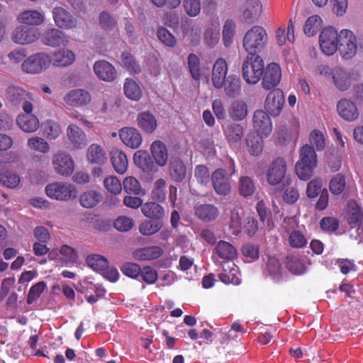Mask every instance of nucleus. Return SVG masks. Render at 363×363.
Returning <instances> with one entry per match:
<instances>
[{"instance_id": "59", "label": "nucleus", "mask_w": 363, "mask_h": 363, "mask_svg": "<svg viewBox=\"0 0 363 363\" xmlns=\"http://www.w3.org/2000/svg\"><path fill=\"white\" fill-rule=\"evenodd\" d=\"M61 255L60 260L65 264H73L77 262V254L74 248L64 245L60 250Z\"/></svg>"}, {"instance_id": "22", "label": "nucleus", "mask_w": 363, "mask_h": 363, "mask_svg": "<svg viewBox=\"0 0 363 363\" xmlns=\"http://www.w3.org/2000/svg\"><path fill=\"white\" fill-rule=\"evenodd\" d=\"M119 136L122 142L133 149L138 148L142 143V136L140 132L133 128L125 127L119 131Z\"/></svg>"}, {"instance_id": "18", "label": "nucleus", "mask_w": 363, "mask_h": 363, "mask_svg": "<svg viewBox=\"0 0 363 363\" xmlns=\"http://www.w3.org/2000/svg\"><path fill=\"white\" fill-rule=\"evenodd\" d=\"M91 94L85 89H76L69 91L64 97V101L69 106L79 107L91 101Z\"/></svg>"}, {"instance_id": "36", "label": "nucleus", "mask_w": 363, "mask_h": 363, "mask_svg": "<svg viewBox=\"0 0 363 363\" xmlns=\"http://www.w3.org/2000/svg\"><path fill=\"white\" fill-rule=\"evenodd\" d=\"M18 20L21 23L29 26H39L44 22V16L36 10H27L21 13Z\"/></svg>"}, {"instance_id": "47", "label": "nucleus", "mask_w": 363, "mask_h": 363, "mask_svg": "<svg viewBox=\"0 0 363 363\" xmlns=\"http://www.w3.org/2000/svg\"><path fill=\"white\" fill-rule=\"evenodd\" d=\"M315 167L314 161L311 163L309 162V164L297 162L295 166V171L300 179L308 180L313 175V169Z\"/></svg>"}, {"instance_id": "29", "label": "nucleus", "mask_w": 363, "mask_h": 363, "mask_svg": "<svg viewBox=\"0 0 363 363\" xmlns=\"http://www.w3.org/2000/svg\"><path fill=\"white\" fill-rule=\"evenodd\" d=\"M150 151L158 166L164 167L167 164L169 155L164 143L160 140L154 141L151 145Z\"/></svg>"}, {"instance_id": "49", "label": "nucleus", "mask_w": 363, "mask_h": 363, "mask_svg": "<svg viewBox=\"0 0 363 363\" xmlns=\"http://www.w3.org/2000/svg\"><path fill=\"white\" fill-rule=\"evenodd\" d=\"M86 262L91 268L96 271H104L108 269V261L100 255H91L86 259Z\"/></svg>"}, {"instance_id": "46", "label": "nucleus", "mask_w": 363, "mask_h": 363, "mask_svg": "<svg viewBox=\"0 0 363 363\" xmlns=\"http://www.w3.org/2000/svg\"><path fill=\"white\" fill-rule=\"evenodd\" d=\"M123 91L125 96L133 101H138L141 98V90L138 84L133 79H126Z\"/></svg>"}, {"instance_id": "28", "label": "nucleus", "mask_w": 363, "mask_h": 363, "mask_svg": "<svg viewBox=\"0 0 363 363\" xmlns=\"http://www.w3.org/2000/svg\"><path fill=\"white\" fill-rule=\"evenodd\" d=\"M111 161L114 170L120 174L125 173L128 166L126 155L119 149H113L111 152Z\"/></svg>"}, {"instance_id": "52", "label": "nucleus", "mask_w": 363, "mask_h": 363, "mask_svg": "<svg viewBox=\"0 0 363 363\" xmlns=\"http://www.w3.org/2000/svg\"><path fill=\"white\" fill-rule=\"evenodd\" d=\"M166 182L164 179H158L154 184L151 192L152 199L157 202H163L166 199Z\"/></svg>"}, {"instance_id": "51", "label": "nucleus", "mask_w": 363, "mask_h": 363, "mask_svg": "<svg viewBox=\"0 0 363 363\" xmlns=\"http://www.w3.org/2000/svg\"><path fill=\"white\" fill-rule=\"evenodd\" d=\"M286 267L294 274H302L306 270L303 262L297 256H288L286 257Z\"/></svg>"}, {"instance_id": "19", "label": "nucleus", "mask_w": 363, "mask_h": 363, "mask_svg": "<svg viewBox=\"0 0 363 363\" xmlns=\"http://www.w3.org/2000/svg\"><path fill=\"white\" fill-rule=\"evenodd\" d=\"M340 116L345 121H353L359 116V111L354 102L347 99H341L337 104Z\"/></svg>"}, {"instance_id": "55", "label": "nucleus", "mask_w": 363, "mask_h": 363, "mask_svg": "<svg viewBox=\"0 0 363 363\" xmlns=\"http://www.w3.org/2000/svg\"><path fill=\"white\" fill-rule=\"evenodd\" d=\"M162 223L161 221H155L154 223L150 220H145L139 225V232L145 236L152 235L161 230Z\"/></svg>"}, {"instance_id": "32", "label": "nucleus", "mask_w": 363, "mask_h": 363, "mask_svg": "<svg viewBox=\"0 0 363 363\" xmlns=\"http://www.w3.org/2000/svg\"><path fill=\"white\" fill-rule=\"evenodd\" d=\"M16 122L20 128L27 133L35 132L39 126L38 119L30 113L18 115Z\"/></svg>"}, {"instance_id": "60", "label": "nucleus", "mask_w": 363, "mask_h": 363, "mask_svg": "<svg viewBox=\"0 0 363 363\" xmlns=\"http://www.w3.org/2000/svg\"><path fill=\"white\" fill-rule=\"evenodd\" d=\"M45 287L46 284L43 281H39L30 287L27 296V303L32 304L33 303L35 302L38 300V298L40 296V295L43 294Z\"/></svg>"}, {"instance_id": "41", "label": "nucleus", "mask_w": 363, "mask_h": 363, "mask_svg": "<svg viewBox=\"0 0 363 363\" xmlns=\"http://www.w3.org/2000/svg\"><path fill=\"white\" fill-rule=\"evenodd\" d=\"M228 114L234 121H242L247 115V106L243 101H233L228 108Z\"/></svg>"}, {"instance_id": "14", "label": "nucleus", "mask_w": 363, "mask_h": 363, "mask_svg": "<svg viewBox=\"0 0 363 363\" xmlns=\"http://www.w3.org/2000/svg\"><path fill=\"white\" fill-rule=\"evenodd\" d=\"M39 36L38 30L27 26L17 27L12 33L13 40L18 44L25 45L35 42Z\"/></svg>"}, {"instance_id": "42", "label": "nucleus", "mask_w": 363, "mask_h": 363, "mask_svg": "<svg viewBox=\"0 0 363 363\" xmlns=\"http://www.w3.org/2000/svg\"><path fill=\"white\" fill-rule=\"evenodd\" d=\"M260 135L250 134L246 138L247 151L254 156L259 155L263 149V142Z\"/></svg>"}, {"instance_id": "33", "label": "nucleus", "mask_w": 363, "mask_h": 363, "mask_svg": "<svg viewBox=\"0 0 363 363\" xmlns=\"http://www.w3.org/2000/svg\"><path fill=\"white\" fill-rule=\"evenodd\" d=\"M332 77L335 86L340 91L347 90L351 84L350 76L345 69L335 67L332 71Z\"/></svg>"}, {"instance_id": "62", "label": "nucleus", "mask_w": 363, "mask_h": 363, "mask_svg": "<svg viewBox=\"0 0 363 363\" xmlns=\"http://www.w3.org/2000/svg\"><path fill=\"white\" fill-rule=\"evenodd\" d=\"M309 141L312 147H315L317 151H322L325 146V139L323 133L318 130H313L309 135Z\"/></svg>"}, {"instance_id": "16", "label": "nucleus", "mask_w": 363, "mask_h": 363, "mask_svg": "<svg viewBox=\"0 0 363 363\" xmlns=\"http://www.w3.org/2000/svg\"><path fill=\"white\" fill-rule=\"evenodd\" d=\"M253 127L257 135L268 136L272 130L271 119L262 110H257L253 116Z\"/></svg>"}, {"instance_id": "2", "label": "nucleus", "mask_w": 363, "mask_h": 363, "mask_svg": "<svg viewBox=\"0 0 363 363\" xmlns=\"http://www.w3.org/2000/svg\"><path fill=\"white\" fill-rule=\"evenodd\" d=\"M358 50L363 51V40L357 39L349 29L341 30L337 50L340 57L345 60H350L357 55Z\"/></svg>"}, {"instance_id": "56", "label": "nucleus", "mask_w": 363, "mask_h": 363, "mask_svg": "<svg viewBox=\"0 0 363 363\" xmlns=\"http://www.w3.org/2000/svg\"><path fill=\"white\" fill-rule=\"evenodd\" d=\"M124 191L131 195L144 194L142 193L141 185L139 181L133 177H128L123 180Z\"/></svg>"}, {"instance_id": "45", "label": "nucleus", "mask_w": 363, "mask_h": 363, "mask_svg": "<svg viewBox=\"0 0 363 363\" xmlns=\"http://www.w3.org/2000/svg\"><path fill=\"white\" fill-rule=\"evenodd\" d=\"M346 186L345 177L342 173L334 175L329 182V189L334 195L341 194Z\"/></svg>"}, {"instance_id": "1", "label": "nucleus", "mask_w": 363, "mask_h": 363, "mask_svg": "<svg viewBox=\"0 0 363 363\" xmlns=\"http://www.w3.org/2000/svg\"><path fill=\"white\" fill-rule=\"evenodd\" d=\"M268 42L266 30L260 26H254L245 34L242 46L247 55H258Z\"/></svg>"}, {"instance_id": "44", "label": "nucleus", "mask_w": 363, "mask_h": 363, "mask_svg": "<svg viewBox=\"0 0 363 363\" xmlns=\"http://www.w3.org/2000/svg\"><path fill=\"white\" fill-rule=\"evenodd\" d=\"M187 64L191 77L195 81H199L201 77V62L199 57L194 53L189 54L187 57Z\"/></svg>"}, {"instance_id": "7", "label": "nucleus", "mask_w": 363, "mask_h": 363, "mask_svg": "<svg viewBox=\"0 0 363 363\" xmlns=\"http://www.w3.org/2000/svg\"><path fill=\"white\" fill-rule=\"evenodd\" d=\"M50 57L43 52L36 53L28 57L21 65L23 72L38 74L46 69L50 65Z\"/></svg>"}, {"instance_id": "26", "label": "nucleus", "mask_w": 363, "mask_h": 363, "mask_svg": "<svg viewBox=\"0 0 363 363\" xmlns=\"http://www.w3.org/2000/svg\"><path fill=\"white\" fill-rule=\"evenodd\" d=\"M141 212L145 217L155 221H160L165 216L164 208L157 201L145 203L142 206Z\"/></svg>"}, {"instance_id": "8", "label": "nucleus", "mask_w": 363, "mask_h": 363, "mask_svg": "<svg viewBox=\"0 0 363 363\" xmlns=\"http://www.w3.org/2000/svg\"><path fill=\"white\" fill-rule=\"evenodd\" d=\"M52 14L54 22L58 28L69 30L77 27V18L64 7H55Z\"/></svg>"}, {"instance_id": "3", "label": "nucleus", "mask_w": 363, "mask_h": 363, "mask_svg": "<svg viewBox=\"0 0 363 363\" xmlns=\"http://www.w3.org/2000/svg\"><path fill=\"white\" fill-rule=\"evenodd\" d=\"M264 69V61L259 55H247L242 67V77L247 84H255L261 79Z\"/></svg>"}, {"instance_id": "57", "label": "nucleus", "mask_w": 363, "mask_h": 363, "mask_svg": "<svg viewBox=\"0 0 363 363\" xmlns=\"http://www.w3.org/2000/svg\"><path fill=\"white\" fill-rule=\"evenodd\" d=\"M299 156L300 159L298 162L309 164L314 161L315 165H317V155L314 147L311 145L308 144L303 145L300 150Z\"/></svg>"}, {"instance_id": "64", "label": "nucleus", "mask_w": 363, "mask_h": 363, "mask_svg": "<svg viewBox=\"0 0 363 363\" xmlns=\"http://www.w3.org/2000/svg\"><path fill=\"white\" fill-rule=\"evenodd\" d=\"M121 60L124 66L132 73L138 74L140 72V67L135 57L128 52H123Z\"/></svg>"}, {"instance_id": "54", "label": "nucleus", "mask_w": 363, "mask_h": 363, "mask_svg": "<svg viewBox=\"0 0 363 363\" xmlns=\"http://www.w3.org/2000/svg\"><path fill=\"white\" fill-rule=\"evenodd\" d=\"M239 192L244 197L252 196L255 191L253 180L249 177H241L239 180Z\"/></svg>"}, {"instance_id": "15", "label": "nucleus", "mask_w": 363, "mask_h": 363, "mask_svg": "<svg viewBox=\"0 0 363 363\" xmlns=\"http://www.w3.org/2000/svg\"><path fill=\"white\" fill-rule=\"evenodd\" d=\"M52 164L57 174L68 176L72 174L74 163L72 157L64 152H58L53 157Z\"/></svg>"}, {"instance_id": "6", "label": "nucleus", "mask_w": 363, "mask_h": 363, "mask_svg": "<svg viewBox=\"0 0 363 363\" xmlns=\"http://www.w3.org/2000/svg\"><path fill=\"white\" fill-rule=\"evenodd\" d=\"M339 43V33L332 27L325 28L319 35V45L321 51L328 56L334 55L337 50Z\"/></svg>"}, {"instance_id": "37", "label": "nucleus", "mask_w": 363, "mask_h": 363, "mask_svg": "<svg viewBox=\"0 0 363 363\" xmlns=\"http://www.w3.org/2000/svg\"><path fill=\"white\" fill-rule=\"evenodd\" d=\"M362 209L354 200H350L347 202V223L352 228L358 225L362 218Z\"/></svg>"}, {"instance_id": "34", "label": "nucleus", "mask_w": 363, "mask_h": 363, "mask_svg": "<svg viewBox=\"0 0 363 363\" xmlns=\"http://www.w3.org/2000/svg\"><path fill=\"white\" fill-rule=\"evenodd\" d=\"M169 172L172 180L176 182H181L186 177V167L182 160L176 158L171 160Z\"/></svg>"}, {"instance_id": "24", "label": "nucleus", "mask_w": 363, "mask_h": 363, "mask_svg": "<svg viewBox=\"0 0 363 363\" xmlns=\"http://www.w3.org/2000/svg\"><path fill=\"white\" fill-rule=\"evenodd\" d=\"M138 127L146 133H152L157 127L155 116L148 111L140 113L137 116Z\"/></svg>"}, {"instance_id": "4", "label": "nucleus", "mask_w": 363, "mask_h": 363, "mask_svg": "<svg viewBox=\"0 0 363 363\" xmlns=\"http://www.w3.org/2000/svg\"><path fill=\"white\" fill-rule=\"evenodd\" d=\"M6 100L15 107L22 106L26 113H31L33 109L32 95L18 86H9L6 89Z\"/></svg>"}, {"instance_id": "12", "label": "nucleus", "mask_w": 363, "mask_h": 363, "mask_svg": "<svg viewBox=\"0 0 363 363\" xmlns=\"http://www.w3.org/2000/svg\"><path fill=\"white\" fill-rule=\"evenodd\" d=\"M41 42L50 47L66 46L69 40L65 33L58 28H52L45 30L41 35Z\"/></svg>"}, {"instance_id": "13", "label": "nucleus", "mask_w": 363, "mask_h": 363, "mask_svg": "<svg viewBox=\"0 0 363 363\" xmlns=\"http://www.w3.org/2000/svg\"><path fill=\"white\" fill-rule=\"evenodd\" d=\"M286 162L283 158H277L271 164L267 173V180L272 186L280 184L285 177Z\"/></svg>"}, {"instance_id": "9", "label": "nucleus", "mask_w": 363, "mask_h": 363, "mask_svg": "<svg viewBox=\"0 0 363 363\" xmlns=\"http://www.w3.org/2000/svg\"><path fill=\"white\" fill-rule=\"evenodd\" d=\"M284 104V93L280 89H272L267 96L264 108L272 116H279Z\"/></svg>"}, {"instance_id": "39", "label": "nucleus", "mask_w": 363, "mask_h": 363, "mask_svg": "<svg viewBox=\"0 0 363 363\" xmlns=\"http://www.w3.org/2000/svg\"><path fill=\"white\" fill-rule=\"evenodd\" d=\"M223 88L228 96L234 98L238 96L241 91L240 78L235 74H230L224 82Z\"/></svg>"}, {"instance_id": "30", "label": "nucleus", "mask_w": 363, "mask_h": 363, "mask_svg": "<svg viewBox=\"0 0 363 363\" xmlns=\"http://www.w3.org/2000/svg\"><path fill=\"white\" fill-rule=\"evenodd\" d=\"M86 158L89 162L99 165L104 164L107 157L104 148L96 143L91 144L87 149Z\"/></svg>"}, {"instance_id": "35", "label": "nucleus", "mask_w": 363, "mask_h": 363, "mask_svg": "<svg viewBox=\"0 0 363 363\" xmlns=\"http://www.w3.org/2000/svg\"><path fill=\"white\" fill-rule=\"evenodd\" d=\"M223 130L227 141L230 145L239 142L243 136V128L238 123H228Z\"/></svg>"}, {"instance_id": "40", "label": "nucleus", "mask_w": 363, "mask_h": 363, "mask_svg": "<svg viewBox=\"0 0 363 363\" xmlns=\"http://www.w3.org/2000/svg\"><path fill=\"white\" fill-rule=\"evenodd\" d=\"M262 11V4L257 0H250L247 2V8L243 11L245 21L249 23L255 22Z\"/></svg>"}, {"instance_id": "23", "label": "nucleus", "mask_w": 363, "mask_h": 363, "mask_svg": "<svg viewBox=\"0 0 363 363\" xmlns=\"http://www.w3.org/2000/svg\"><path fill=\"white\" fill-rule=\"evenodd\" d=\"M216 255L224 262L233 261L238 256L236 248L230 242L220 240L213 250V255Z\"/></svg>"}, {"instance_id": "17", "label": "nucleus", "mask_w": 363, "mask_h": 363, "mask_svg": "<svg viewBox=\"0 0 363 363\" xmlns=\"http://www.w3.org/2000/svg\"><path fill=\"white\" fill-rule=\"evenodd\" d=\"M228 64L224 58L220 57L216 60L212 68L211 81L213 86L217 89H222L227 79Z\"/></svg>"}, {"instance_id": "11", "label": "nucleus", "mask_w": 363, "mask_h": 363, "mask_svg": "<svg viewBox=\"0 0 363 363\" xmlns=\"http://www.w3.org/2000/svg\"><path fill=\"white\" fill-rule=\"evenodd\" d=\"M213 189L220 196H227L230 194L231 186L228 177L227 171L219 168L216 169L211 175Z\"/></svg>"}, {"instance_id": "20", "label": "nucleus", "mask_w": 363, "mask_h": 363, "mask_svg": "<svg viewBox=\"0 0 363 363\" xmlns=\"http://www.w3.org/2000/svg\"><path fill=\"white\" fill-rule=\"evenodd\" d=\"M93 68L96 75L103 81L111 82L116 77L115 67L106 60L96 61Z\"/></svg>"}, {"instance_id": "38", "label": "nucleus", "mask_w": 363, "mask_h": 363, "mask_svg": "<svg viewBox=\"0 0 363 363\" xmlns=\"http://www.w3.org/2000/svg\"><path fill=\"white\" fill-rule=\"evenodd\" d=\"M75 60L74 53L69 50H61L55 52L52 57L53 65L57 67H67Z\"/></svg>"}, {"instance_id": "63", "label": "nucleus", "mask_w": 363, "mask_h": 363, "mask_svg": "<svg viewBox=\"0 0 363 363\" xmlns=\"http://www.w3.org/2000/svg\"><path fill=\"white\" fill-rule=\"evenodd\" d=\"M307 239L299 230H293L289 236V244L293 248H302L307 245Z\"/></svg>"}, {"instance_id": "61", "label": "nucleus", "mask_w": 363, "mask_h": 363, "mask_svg": "<svg viewBox=\"0 0 363 363\" xmlns=\"http://www.w3.org/2000/svg\"><path fill=\"white\" fill-rule=\"evenodd\" d=\"M157 36L160 41L166 46L173 48L177 43L174 36L163 26H160L157 28Z\"/></svg>"}, {"instance_id": "58", "label": "nucleus", "mask_w": 363, "mask_h": 363, "mask_svg": "<svg viewBox=\"0 0 363 363\" xmlns=\"http://www.w3.org/2000/svg\"><path fill=\"white\" fill-rule=\"evenodd\" d=\"M320 16L315 15L310 16L303 26V31L308 36L315 35L319 29Z\"/></svg>"}, {"instance_id": "48", "label": "nucleus", "mask_w": 363, "mask_h": 363, "mask_svg": "<svg viewBox=\"0 0 363 363\" xmlns=\"http://www.w3.org/2000/svg\"><path fill=\"white\" fill-rule=\"evenodd\" d=\"M101 199L99 193L94 190L84 192L79 198L81 205L87 208H93L98 204Z\"/></svg>"}, {"instance_id": "10", "label": "nucleus", "mask_w": 363, "mask_h": 363, "mask_svg": "<svg viewBox=\"0 0 363 363\" xmlns=\"http://www.w3.org/2000/svg\"><path fill=\"white\" fill-rule=\"evenodd\" d=\"M262 85L265 90H272L279 84L281 79L280 66L275 62L269 63L263 71Z\"/></svg>"}, {"instance_id": "53", "label": "nucleus", "mask_w": 363, "mask_h": 363, "mask_svg": "<svg viewBox=\"0 0 363 363\" xmlns=\"http://www.w3.org/2000/svg\"><path fill=\"white\" fill-rule=\"evenodd\" d=\"M0 182L4 186L13 189L19 184L20 177L13 171L6 170L0 173Z\"/></svg>"}, {"instance_id": "27", "label": "nucleus", "mask_w": 363, "mask_h": 363, "mask_svg": "<svg viewBox=\"0 0 363 363\" xmlns=\"http://www.w3.org/2000/svg\"><path fill=\"white\" fill-rule=\"evenodd\" d=\"M161 247L153 245L138 248L133 252V257L139 260H152L159 258L163 254Z\"/></svg>"}, {"instance_id": "21", "label": "nucleus", "mask_w": 363, "mask_h": 363, "mask_svg": "<svg viewBox=\"0 0 363 363\" xmlns=\"http://www.w3.org/2000/svg\"><path fill=\"white\" fill-rule=\"evenodd\" d=\"M68 140L74 149H82L87 144L85 133L75 124H69L67 128Z\"/></svg>"}, {"instance_id": "31", "label": "nucleus", "mask_w": 363, "mask_h": 363, "mask_svg": "<svg viewBox=\"0 0 363 363\" xmlns=\"http://www.w3.org/2000/svg\"><path fill=\"white\" fill-rule=\"evenodd\" d=\"M133 160L135 164L143 171L150 172L156 170V166L146 151H137L134 156Z\"/></svg>"}, {"instance_id": "25", "label": "nucleus", "mask_w": 363, "mask_h": 363, "mask_svg": "<svg viewBox=\"0 0 363 363\" xmlns=\"http://www.w3.org/2000/svg\"><path fill=\"white\" fill-rule=\"evenodd\" d=\"M196 216L200 220L209 222L214 220L219 215L218 208L210 203H203L194 208Z\"/></svg>"}, {"instance_id": "50", "label": "nucleus", "mask_w": 363, "mask_h": 363, "mask_svg": "<svg viewBox=\"0 0 363 363\" xmlns=\"http://www.w3.org/2000/svg\"><path fill=\"white\" fill-rule=\"evenodd\" d=\"M28 147L33 151L40 153H48L50 151L48 143L43 138L38 136H33L28 140Z\"/></svg>"}, {"instance_id": "5", "label": "nucleus", "mask_w": 363, "mask_h": 363, "mask_svg": "<svg viewBox=\"0 0 363 363\" xmlns=\"http://www.w3.org/2000/svg\"><path fill=\"white\" fill-rule=\"evenodd\" d=\"M47 196L57 201H67L77 196L75 187L67 182H55L45 186Z\"/></svg>"}, {"instance_id": "43", "label": "nucleus", "mask_w": 363, "mask_h": 363, "mask_svg": "<svg viewBox=\"0 0 363 363\" xmlns=\"http://www.w3.org/2000/svg\"><path fill=\"white\" fill-rule=\"evenodd\" d=\"M236 32V24L232 19H227L223 28V42L225 47H230L233 43Z\"/></svg>"}]
</instances>
